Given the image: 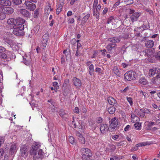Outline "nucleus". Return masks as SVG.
I'll return each instance as SVG.
<instances>
[{
  "label": "nucleus",
  "mask_w": 160,
  "mask_h": 160,
  "mask_svg": "<svg viewBox=\"0 0 160 160\" xmlns=\"http://www.w3.org/2000/svg\"><path fill=\"white\" fill-rule=\"evenodd\" d=\"M155 124L158 125L160 124V119L156 120L155 122Z\"/></svg>",
  "instance_id": "774afa93"
},
{
  "label": "nucleus",
  "mask_w": 160,
  "mask_h": 160,
  "mask_svg": "<svg viewBox=\"0 0 160 160\" xmlns=\"http://www.w3.org/2000/svg\"><path fill=\"white\" fill-rule=\"evenodd\" d=\"M139 82L141 84L143 85H146L148 83L147 80L144 77H141L139 81Z\"/></svg>",
  "instance_id": "c85d7f7f"
},
{
  "label": "nucleus",
  "mask_w": 160,
  "mask_h": 160,
  "mask_svg": "<svg viewBox=\"0 0 160 160\" xmlns=\"http://www.w3.org/2000/svg\"><path fill=\"white\" fill-rule=\"evenodd\" d=\"M7 23L8 24L10 25L14 26L16 23L15 19L13 18H10L8 20Z\"/></svg>",
  "instance_id": "cd10ccee"
},
{
  "label": "nucleus",
  "mask_w": 160,
  "mask_h": 160,
  "mask_svg": "<svg viewBox=\"0 0 160 160\" xmlns=\"http://www.w3.org/2000/svg\"><path fill=\"white\" fill-rule=\"evenodd\" d=\"M97 122L98 123H101L102 122V119L101 117H98L97 118Z\"/></svg>",
  "instance_id": "4d7b16f0"
},
{
  "label": "nucleus",
  "mask_w": 160,
  "mask_h": 160,
  "mask_svg": "<svg viewBox=\"0 0 160 160\" xmlns=\"http://www.w3.org/2000/svg\"><path fill=\"white\" fill-rule=\"evenodd\" d=\"M23 62L27 66H29L31 63L30 59L27 60V59L23 58Z\"/></svg>",
  "instance_id": "7c9ffc66"
},
{
  "label": "nucleus",
  "mask_w": 160,
  "mask_h": 160,
  "mask_svg": "<svg viewBox=\"0 0 160 160\" xmlns=\"http://www.w3.org/2000/svg\"><path fill=\"white\" fill-rule=\"evenodd\" d=\"M43 152L42 149L39 150L38 153L37 152L33 156V159L34 160H36L39 158H41L43 156Z\"/></svg>",
  "instance_id": "1a4fd4ad"
},
{
  "label": "nucleus",
  "mask_w": 160,
  "mask_h": 160,
  "mask_svg": "<svg viewBox=\"0 0 160 160\" xmlns=\"http://www.w3.org/2000/svg\"><path fill=\"white\" fill-rule=\"evenodd\" d=\"M109 122H111V123L108 128V130L109 131L112 132L117 127L118 124V119L116 118H114L110 121H109Z\"/></svg>",
  "instance_id": "f03ea898"
},
{
  "label": "nucleus",
  "mask_w": 160,
  "mask_h": 160,
  "mask_svg": "<svg viewBox=\"0 0 160 160\" xmlns=\"http://www.w3.org/2000/svg\"><path fill=\"white\" fill-rule=\"evenodd\" d=\"M136 73L132 71H128L124 75L125 79L127 81L133 80L135 78Z\"/></svg>",
  "instance_id": "7ed1b4c3"
},
{
  "label": "nucleus",
  "mask_w": 160,
  "mask_h": 160,
  "mask_svg": "<svg viewBox=\"0 0 160 160\" xmlns=\"http://www.w3.org/2000/svg\"><path fill=\"white\" fill-rule=\"evenodd\" d=\"M154 56L157 60L160 61V51L156 52Z\"/></svg>",
  "instance_id": "a19ab883"
},
{
  "label": "nucleus",
  "mask_w": 160,
  "mask_h": 160,
  "mask_svg": "<svg viewBox=\"0 0 160 160\" xmlns=\"http://www.w3.org/2000/svg\"><path fill=\"white\" fill-rule=\"evenodd\" d=\"M153 45L154 42L152 40H149L145 42L146 46L148 48H152L153 46Z\"/></svg>",
  "instance_id": "5701e85b"
},
{
  "label": "nucleus",
  "mask_w": 160,
  "mask_h": 160,
  "mask_svg": "<svg viewBox=\"0 0 160 160\" xmlns=\"http://www.w3.org/2000/svg\"><path fill=\"white\" fill-rule=\"evenodd\" d=\"M124 2L127 5H130L133 3V0H128Z\"/></svg>",
  "instance_id": "de8ad7c7"
},
{
  "label": "nucleus",
  "mask_w": 160,
  "mask_h": 160,
  "mask_svg": "<svg viewBox=\"0 0 160 160\" xmlns=\"http://www.w3.org/2000/svg\"><path fill=\"white\" fill-rule=\"evenodd\" d=\"M5 153L4 150L3 148L0 149V157H1L3 156Z\"/></svg>",
  "instance_id": "864d4df0"
},
{
  "label": "nucleus",
  "mask_w": 160,
  "mask_h": 160,
  "mask_svg": "<svg viewBox=\"0 0 160 160\" xmlns=\"http://www.w3.org/2000/svg\"><path fill=\"white\" fill-rule=\"evenodd\" d=\"M37 150L32 148L30 150V154L31 155H33L35 154V153L36 152Z\"/></svg>",
  "instance_id": "37998d69"
},
{
  "label": "nucleus",
  "mask_w": 160,
  "mask_h": 160,
  "mask_svg": "<svg viewBox=\"0 0 160 160\" xmlns=\"http://www.w3.org/2000/svg\"><path fill=\"white\" fill-rule=\"evenodd\" d=\"M80 152L82 155L86 154L87 157H91L92 156L91 150L88 148H82L80 149Z\"/></svg>",
  "instance_id": "423d86ee"
},
{
  "label": "nucleus",
  "mask_w": 160,
  "mask_h": 160,
  "mask_svg": "<svg viewBox=\"0 0 160 160\" xmlns=\"http://www.w3.org/2000/svg\"><path fill=\"white\" fill-rule=\"evenodd\" d=\"M155 52L154 48L148 49L145 50V55L148 57L152 55Z\"/></svg>",
  "instance_id": "dca6fc26"
},
{
  "label": "nucleus",
  "mask_w": 160,
  "mask_h": 160,
  "mask_svg": "<svg viewBox=\"0 0 160 160\" xmlns=\"http://www.w3.org/2000/svg\"><path fill=\"white\" fill-rule=\"evenodd\" d=\"M73 82L74 85L77 87H80L82 85L81 81L77 78L74 77L73 79Z\"/></svg>",
  "instance_id": "ddd939ff"
},
{
  "label": "nucleus",
  "mask_w": 160,
  "mask_h": 160,
  "mask_svg": "<svg viewBox=\"0 0 160 160\" xmlns=\"http://www.w3.org/2000/svg\"><path fill=\"white\" fill-rule=\"evenodd\" d=\"M116 111V108L114 106H112L109 108L108 110L109 113L110 114H113Z\"/></svg>",
  "instance_id": "c756f323"
},
{
  "label": "nucleus",
  "mask_w": 160,
  "mask_h": 160,
  "mask_svg": "<svg viewBox=\"0 0 160 160\" xmlns=\"http://www.w3.org/2000/svg\"><path fill=\"white\" fill-rule=\"evenodd\" d=\"M112 70L115 74L117 75L118 77H120V73L118 67L116 66H114L112 69Z\"/></svg>",
  "instance_id": "4be33fe9"
},
{
  "label": "nucleus",
  "mask_w": 160,
  "mask_h": 160,
  "mask_svg": "<svg viewBox=\"0 0 160 160\" xmlns=\"http://www.w3.org/2000/svg\"><path fill=\"white\" fill-rule=\"evenodd\" d=\"M40 147V145L39 143L35 142L33 144V145L32 146V148L37 150Z\"/></svg>",
  "instance_id": "e433bc0d"
},
{
  "label": "nucleus",
  "mask_w": 160,
  "mask_h": 160,
  "mask_svg": "<svg viewBox=\"0 0 160 160\" xmlns=\"http://www.w3.org/2000/svg\"><path fill=\"white\" fill-rule=\"evenodd\" d=\"M159 71V68H153L149 70V75L150 77L153 76L157 73Z\"/></svg>",
  "instance_id": "f8f14e48"
},
{
  "label": "nucleus",
  "mask_w": 160,
  "mask_h": 160,
  "mask_svg": "<svg viewBox=\"0 0 160 160\" xmlns=\"http://www.w3.org/2000/svg\"><path fill=\"white\" fill-rule=\"evenodd\" d=\"M101 69L99 68H97L95 69V71L99 73H101Z\"/></svg>",
  "instance_id": "bf43d9fd"
},
{
  "label": "nucleus",
  "mask_w": 160,
  "mask_h": 160,
  "mask_svg": "<svg viewBox=\"0 0 160 160\" xmlns=\"http://www.w3.org/2000/svg\"><path fill=\"white\" fill-rule=\"evenodd\" d=\"M13 3L16 5L19 4L22 2V0H13Z\"/></svg>",
  "instance_id": "c03bdc74"
},
{
  "label": "nucleus",
  "mask_w": 160,
  "mask_h": 160,
  "mask_svg": "<svg viewBox=\"0 0 160 160\" xmlns=\"http://www.w3.org/2000/svg\"><path fill=\"white\" fill-rule=\"evenodd\" d=\"M16 23L15 25L23 24L25 22V20L21 18H18L15 19Z\"/></svg>",
  "instance_id": "6ab92c4d"
},
{
  "label": "nucleus",
  "mask_w": 160,
  "mask_h": 160,
  "mask_svg": "<svg viewBox=\"0 0 160 160\" xmlns=\"http://www.w3.org/2000/svg\"><path fill=\"white\" fill-rule=\"evenodd\" d=\"M156 76L155 77L157 78H159V79L160 80V69L159 68V71L158 72Z\"/></svg>",
  "instance_id": "680f3d73"
},
{
  "label": "nucleus",
  "mask_w": 160,
  "mask_h": 160,
  "mask_svg": "<svg viewBox=\"0 0 160 160\" xmlns=\"http://www.w3.org/2000/svg\"><path fill=\"white\" fill-rule=\"evenodd\" d=\"M77 136L78 138L79 142L82 144H85V139L81 134L79 132H78L77 133Z\"/></svg>",
  "instance_id": "2eb2a0df"
},
{
  "label": "nucleus",
  "mask_w": 160,
  "mask_h": 160,
  "mask_svg": "<svg viewBox=\"0 0 160 160\" xmlns=\"http://www.w3.org/2000/svg\"><path fill=\"white\" fill-rule=\"evenodd\" d=\"M140 145L141 146H143V144H141V143L137 144L133 148V150L136 151H137L138 149V147L139 146V145Z\"/></svg>",
  "instance_id": "8fccbe9b"
},
{
  "label": "nucleus",
  "mask_w": 160,
  "mask_h": 160,
  "mask_svg": "<svg viewBox=\"0 0 160 160\" xmlns=\"http://www.w3.org/2000/svg\"><path fill=\"white\" fill-rule=\"evenodd\" d=\"M108 130V126L106 124L102 123L101 124V126L100 127V130L102 134H104L105 133L106 130Z\"/></svg>",
  "instance_id": "f3484780"
},
{
  "label": "nucleus",
  "mask_w": 160,
  "mask_h": 160,
  "mask_svg": "<svg viewBox=\"0 0 160 160\" xmlns=\"http://www.w3.org/2000/svg\"><path fill=\"white\" fill-rule=\"evenodd\" d=\"M98 0H94V2L93 4V9L96 10H99L101 8V6L100 5H97Z\"/></svg>",
  "instance_id": "aec40b11"
},
{
  "label": "nucleus",
  "mask_w": 160,
  "mask_h": 160,
  "mask_svg": "<svg viewBox=\"0 0 160 160\" xmlns=\"http://www.w3.org/2000/svg\"><path fill=\"white\" fill-rule=\"evenodd\" d=\"M130 18L131 21L132 22L136 21L141 13L138 12H135V11H130Z\"/></svg>",
  "instance_id": "20e7f679"
},
{
  "label": "nucleus",
  "mask_w": 160,
  "mask_h": 160,
  "mask_svg": "<svg viewBox=\"0 0 160 160\" xmlns=\"http://www.w3.org/2000/svg\"><path fill=\"white\" fill-rule=\"evenodd\" d=\"M3 40L10 46L13 44L12 41L8 38L4 37L3 38Z\"/></svg>",
  "instance_id": "bb28decb"
},
{
  "label": "nucleus",
  "mask_w": 160,
  "mask_h": 160,
  "mask_svg": "<svg viewBox=\"0 0 160 160\" xmlns=\"http://www.w3.org/2000/svg\"><path fill=\"white\" fill-rule=\"evenodd\" d=\"M113 19V18L112 17H111L107 20V23L109 24L111 23Z\"/></svg>",
  "instance_id": "5fc2aeb1"
},
{
  "label": "nucleus",
  "mask_w": 160,
  "mask_h": 160,
  "mask_svg": "<svg viewBox=\"0 0 160 160\" xmlns=\"http://www.w3.org/2000/svg\"><path fill=\"white\" fill-rule=\"evenodd\" d=\"M45 10H52V9L51 8L50 4H48V5L47 6Z\"/></svg>",
  "instance_id": "e2e57ef3"
},
{
  "label": "nucleus",
  "mask_w": 160,
  "mask_h": 160,
  "mask_svg": "<svg viewBox=\"0 0 160 160\" xmlns=\"http://www.w3.org/2000/svg\"><path fill=\"white\" fill-rule=\"evenodd\" d=\"M148 24H147L146 25L143 24L141 27L143 28L144 29V30L145 29H148L150 28V26H149V23H148Z\"/></svg>",
  "instance_id": "09e8293b"
},
{
  "label": "nucleus",
  "mask_w": 160,
  "mask_h": 160,
  "mask_svg": "<svg viewBox=\"0 0 160 160\" xmlns=\"http://www.w3.org/2000/svg\"><path fill=\"white\" fill-rule=\"evenodd\" d=\"M6 17L5 13L3 11H0V20L4 19Z\"/></svg>",
  "instance_id": "4c0bfd02"
},
{
  "label": "nucleus",
  "mask_w": 160,
  "mask_h": 160,
  "mask_svg": "<svg viewBox=\"0 0 160 160\" xmlns=\"http://www.w3.org/2000/svg\"><path fill=\"white\" fill-rule=\"evenodd\" d=\"M68 140L69 142L72 144L74 145L76 144L75 139L73 137L70 136Z\"/></svg>",
  "instance_id": "473e14b6"
},
{
  "label": "nucleus",
  "mask_w": 160,
  "mask_h": 160,
  "mask_svg": "<svg viewBox=\"0 0 160 160\" xmlns=\"http://www.w3.org/2000/svg\"><path fill=\"white\" fill-rule=\"evenodd\" d=\"M39 15L38 11H35L33 13V16L34 18H37Z\"/></svg>",
  "instance_id": "a18cd8bd"
},
{
  "label": "nucleus",
  "mask_w": 160,
  "mask_h": 160,
  "mask_svg": "<svg viewBox=\"0 0 160 160\" xmlns=\"http://www.w3.org/2000/svg\"><path fill=\"white\" fill-rule=\"evenodd\" d=\"M20 12L24 17L29 18L31 15L30 13L28 11H21Z\"/></svg>",
  "instance_id": "a878e982"
},
{
  "label": "nucleus",
  "mask_w": 160,
  "mask_h": 160,
  "mask_svg": "<svg viewBox=\"0 0 160 160\" xmlns=\"http://www.w3.org/2000/svg\"><path fill=\"white\" fill-rule=\"evenodd\" d=\"M82 160H91L90 157H87L86 154H84L82 156Z\"/></svg>",
  "instance_id": "79ce46f5"
},
{
  "label": "nucleus",
  "mask_w": 160,
  "mask_h": 160,
  "mask_svg": "<svg viewBox=\"0 0 160 160\" xmlns=\"http://www.w3.org/2000/svg\"><path fill=\"white\" fill-rule=\"evenodd\" d=\"M49 39V36L48 34L45 33L42 37L41 43L43 47L45 48L47 44L48 41Z\"/></svg>",
  "instance_id": "0eeeda50"
},
{
  "label": "nucleus",
  "mask_w": 160,
  "mask_h": 160,
  "mask_svg": "<svg viewBox=\"0 0 160 160\" xmlns=\"http://www.w3.org/2000/svg\"><path fill=\"white\" fill-rule=\"evenodd\" d=\"M142 111L143 112L144 114L149 113L150 112V111L147 108L142 109Z\"/></svg>",
  "instance_id": "49530a36"
},
{
  "label": "nucleus",
  "mask_w": 160,
  "mask_h": 160,
  "mask_svg": "<svg viewBox=\"0 0 160 160\" xmlns=\"http://www.w3.org/2000/svg\"><path fill=\"white\" fill-rule=\"evenodd\" d=\"M90 16V15L88 14L86 15L83 18L82 20V22H83V23L87 21L88 18Z\"/></svg>",
  "instance_id": "ea45409f"
},
{
  "label": "nucleus",
  "mask_w": 160,
  "mask_h": 160,
  "mask_svg": "<svg viewBox=\"0 0 160 160\" xmlns=\"http://www.w3.org/2000/svg\"><path fill=\"white\" fill-rule=\"evenodd\" d=\"M0 4L2 5L3 8L4 6H10L11 4V2L8 0H2L0 1Z\"/></svg>",
  "instance_id": "a211bd4d"
},
{
  "label": "nucleus",
  "mask_w": 160,
  "mask_h": 160,
  "mask_svg": "<svg viewBox=\"0 0 160 160\" xmlns=\"http://www.w3.org/2000/svg\"><path fill=\"white\" fill-rule=\"evenodd\" d=\"M17 148L15 144H12L10 149V152L12 154L15 152L17 151Z\"/></svg>",
  "instance_id": "393cba45"
},
{
  "label": "nucleus",
  "mask_w": 160,
  "mask_h": 160,
  "mask_svg": "<svg viewBox=\"0 0 160 160\" xmlns=\"http://www.w3.org/2000/svg\"><path fill=\"white\" fill-rule=\"evenodd\" d=\"M1 57L4 59H6L7 58V56L5 53H3L1 55Z\"/></svg>",
  "instance_id": "338daca9"
},
{
  "label": "nucleus",
  "mask_w": 160,
  "mask_h": 160,
  "mask_svg": "<svg viewBox=\"0 0 160 160\" xmlns=\"http://www.w3.org/2000/svg\"><path fill=\"white\" fill-rule=\"evenodd\" d=\"M25 4L27 7L26 9H28L34 10L36 8L35 4L30 2H26L25 3Z\"/></svg>",
  "instance_id": "6e6552de"
},
{
  "label": "nucleus",
  "mask_w": 160,
  "mask_h": 160,
  "mask_svg": "<svg viewBox=\"0 0 160 160\" xmlns=\"http://www.w3.org/2000/svg\"><path fill=\"white\" fill-rule=\"evenodd\" d=\"M142 109L136 108L134 111L135 114L142 118L144 117L145 114L142 111Z\"/></svg>",
  "instance_id": "4468645a"
},
{
  "label": "nucleus",
  "mask_w": 160,
  "mask_h": 160,
  "mask_svg": "<svg viewBox=\"0 0 160 160\" xmlns=\"http://www.w3.org/2000/svg\"><path fill=\"white\" fill-rule=\"evenodd\" d=\"M68 21L69 23H72L74 22V20L73 18H72L69 19Z\"/></svg>",
  "instance_id": "0e129e2a"
},
{
  "label": "nucleus",
  "mask_w": 160,
  "mask_h": 160,
  "mask_svg": "<svg viewBox=\"0 0 160 160\" xmlns=\"http://www.w3.org/2000/svg\"><path fill=\"white\" fill-rule=\"evenodd\" d=\"M20 155L24 158H26L28 156V149L25 145H22L20 148Z\"/></svg>",
  "instance_id": "39448f33"
},
{
  "label": "nucleus",
  "mask_w": 160,
  "mask_h": 160,
  "mask_svg": "<svg viewBox=\"0 0 160 160\" xmlns=\"http://www.w3.org/2000/svg\"><path fill=\"white\" fill-rule=\"evenodd\" d=\"M160 83L159 78L155 77H153L151 80V83L152 84L156 85Z\"/></svg>",
  "instance_id": "412c9836"
},
{
  "label": "nucleus",
  "mask_w": 160,
  "mask_h": 160,
  "mask_svg": "<svg viewBox=\"0 0 160 160\" xmlns=\"http://www.w3.org/2000/svg\"><path fill=\"white\" fill-rule=\"evenodd\" d=\"M127 100L131 105H132V99L131 98L127 97Z\"/></svg>",
  "instance_id": "603ef678"
},
{
  "label": "nucleus",
  "mask_w": 160,
  "mask_h": 160,
  "mask_svg": "<svg viewBox=\"0 0 160 160\" xmlns=\"http://www.w3.org/2000/svg\"><path fill=\"white\" fill-rule=\"evenodd\" d=\"M62 9V5L60 4L58 5L57 10H61Z\"/></svg>",
  "instance_id": "052dcab7"
},
{
  "label": "nucleus",
  "mask_w": 160,
  "mask_h": 160,
  "mask_svg": "<svg viewBox=\"0 0 160 160\" xmlns=\"http://www.w3.org/2000/svg\"><path fill=\"white\" fill-rule=\"evenodd\" d=\"M108 101L109 104L115 106H117L118 103L116 100L112 97H109L108 98Z\"/></svg>",
  "instance_id": "9b49d317"
},
{
  "label": "nucleus",
  "mask_w": 160,
  "mask_h": 160,
  "mask_svg": "<svg viewBox=\"0 0 160 160\" xmlns=\"http://www.w3.org/2000/svg\"><path fill=\"white\" fill-rule=\"evenodd\" d=\"M134 126L136 129L138 130H140L141 129V123L139 122L136 123L134 124Z\"/></svg>",
  "instance_id": "c9c22d12"
},
{
  "label": "nucleus",
  "mask_w": 160,
  "mask_h": 160,
  "mask_svg": "<svg viewBox=\"0 0 160 160\" xmlns=\"http://www.w3.org/2000/svg\"><path fill=\"white\" fill-rule=\"evenodd\" d=\"M89 74L91 76L92 75L94 72V66L93 65L91 64L89 67Z\"/></svg>",
  "instance_id": "72a5a7b5"
},
{
  "label": "nucleus",
  "mask_w": 160,
  "mask_h": 160,
  "mask_svg": "<svg viewBox=\"0 0 160 160\" xmlns=\"http://www.w3.org/2000/svg\"><path fill=\"white\" fill-rule=\"evenodd\" d=\"M130 126L129 125H127L125 128H124V130L125 131H128V130H129V129L130 128Z\"/></svg>",
  "instance_id": "69168bd1"
},
{
  "label": "nucleus",
  "mask_w": 160,
  "mask_h": 160,
  "mask_svg": "<svg viewBox=\"0 0 160 160\" xmlns=\"http://www.w3.org/2000/svg\"><path fill=\"white\" fill-rule=\"evenodd\" d=\"M117 45L115 43L109 44L107 46V49L109 52H111L112 50L115 51L117 48Z\"/></svg>",
  "instance_id": "9d476101"
},
{
  "label": "nucleus",
  "mask_w": 160,
  "mask_h": 160,
  "mask_svg": "<svg viewBox=\"0 0 160 160\" xmlns=\"http://www.w3.org/2000/svg\"><path fill=\"white\" fill-rule=\"evenodd\" d=\"M73 112L77 114L79 113L80 111L79 108L78 107H76L73 110Z\"/></svg>",
  "instance_id": "3c124183"
},
{
  "label": "nucleus",
  "mask_w": 160,
  "mask_h": 160,
  "mask_svg": "<svg viewBox=\"0 0 160 160\" xmlns=\"http://www.w3.org/2000/svg\"><path fill=\"white\" fill-rule=\"evenodd\" d=\"M6 11L5 12H4V13H5V14H11V13H12L13 12V11Z\"/></svg>",
  "instance_id": "13d9d810"
},
{
  "label": "nucleus",
  "mask_w": 160,
  "mask_h": 160,
  "mask_svg": "<svg viewBox=\"0 0 160 160\" xmlns=\"http://www.w3.org/2000/svg\"><path fill=\"white\" fill-rule=\"evenodd\" d=\"M6 50V49L5 48L0 46V52H4Z\"/></svg>",
  "instance_id": "6e6d98bb"
},
{
  "label": "nucleus",
  "mask_w": 160,
  "mask_h": 160,
  "mask_svg": "<svg viewBox=\"0 0 160 160\" xmlns=\"http://www.w3.org/2000/svg\"><path fill=\"white\" fill-rule=\"evenodd\" d=\"M109 40L111 42L115 43L119 42L120 41V38L115 37L110 38L109 39Z\"/></svg>",
  "instance_id": "b1692460"
},
{
  "label": "nucleus",
  "mask_w": 160,
  "mask_h": 160,
  "mask_svg": "<svg viewBox=\"0 0 160 160\" xmlns=\"http://www.w3.org/2000/svg\"><path fill=\"white\" fill-rule=\"evenodd\" d=\"M59 114L62 118H66L67 114L65 112V111L64 110H60L59 112Z\"/></svg>",
  "instance_id": "f704fd0d"
},
{
  "label": "nucleus",
  "mask_w": 160,
  "mask_h": 160,
  "mask_svg": "<svg viewBox=\"0 0 160 160\" xmlns=\"http://www.w3.org/2000/svg\"><path fill=\"white\" fill-rule=\"evenodd\" d=\"M13 29L12 33L17 36H20L24 34V25L23 24L14 25L13 26Z\"/></svg>",
  "instance_id": "f257e3e1"
},
{
  "label": "nucleus",
  "mask_w": 160,
  "mask_h": 160,
  "mask_svg": "<svg viewBox=\"0 0 160 160\" xmlns=\"http://www.w3.org/2000/svg\"><path fill=\"white\" fill-rule=\"evenodd\" d=\"M52 84L53 86L54 87V90L55 91L57 92L59 88L58 83L56 82H53Z\"/></svg>",
  "instance_id": "2f4dec72"
},
{
  "label": "nucleus",
  "mask_w": 160,
  "mask_h": 160,
  "mask_svg": "<svg viewBox=\"0 0 160 160\" xmlns=\"http://www.w3.org/2000/svg\"><path fill=\"white\" fill-rule=\"evenodd\" d=\"M99 11H93V15L97 19L99 18Z\"/></svg>",
  "instance_id": "58836bf2"
}]
</instances>
